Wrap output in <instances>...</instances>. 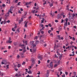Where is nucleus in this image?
<instances>
[{
	"instance_id": "obj_51",
	"label": "nucleus",
	"mask_w": 77,
	"mask_h": 77,
	"mask_svg": "<svg viewBox=\"0 0 77 77\" xmlns=\"http://www.w3.org/2000/svg\"><path fill=\"white\" fill-rule=\"evenodd\" d=\"M15 69L16 71H17L18 70V69Z\"/></svg>"
},
{
	"instance_id": "obj_9",
	"label": "nucleus",
	"mask_w": 77,
	"mask_h": 77,
	"mask_svg": "<svg viewBox=\"0 0 77 77\" xmlns=\"http://www.w3.org/2000/svg\"><path fill=\"white\" fill-rule=\"evenodd\" d=\"M35 10H32V14H35Z\"/></svg>"
},
{
	"instance_id": "obj_60",
	"label": "nucleus",
	"mask_w": 77,
	"mask_h": 77,
	"mask_svg": "<svg viewBox=\"0 0 77 77\" xmlns=\"http://www.w3.org/2000/svg\"><path fill=\"white\" fill-rule=\"evenodd\" d=\"M7 52V51L5 50V51H4V53H6Z\"/></svg>"
},
{
	"instance_id": "obj_6",
	"label": "nucleus",
	"mask_w": 77,
	"mask_h": 77,
	"mask_svg": "<svg viewBox=\"0 0 77 77\" xmlns=\"http://www.w3.org/2000/svg\"><path fill=\"white\" fill-rule=\"evenodd\" d=\"M13 8H14V7L11 6L10 8V9L9 10H10L11 11H13Z\"/></svg>"
},
{
	"instance_id": "obj_13",
	"label": "nucleus",
	"mask_w": 77,
	"mask_h": 77,
	"mask_svg": "<svg viewBox=\"0 0 77 77\" xmlns=\"http://www.w3.org/2000/svg\"><path fill=\"white\" fill-rule=\"evenodd\" d=\"M62 30V28L61 27H59V30Z\"/></svg>"
},
{
	"instance_id": "obj_12",
	"label": "nucleus",
	"mask_w": 77,
	"mask_h": 77,
	"mask_svg": "<svg viewBox=\"0 0 77 77\" xmlns=\"http://www.w3.org/2000/svg\"><path fill=\"white\" fill-rule=\"evenodd\" d=\"M28 23V22H27L25 24V25L24 26V27H27V24Z\"/></svg>"
},
{
	"instance_id": "obj_25",
	"label": "nucleus",
	"mask_w": 77,
	"mask_h": 77,
	"mask_svg": "<svg viewBox=\"0 0 77 77\" xmlns=\"http://www.w3.org/2000/svg\"><path fill=\"white\" fill-rule=\"evenodd\" d=\"M31 61H32V62H34V59L33 58H32Z\"/></svg>"
},
{
	"instance_id": "obj_57",
	"label": "nucleus",
	"mask_w": 77,
	"mask_h": 77,
	"mask_svg": "<svg viewBox=\"0 0 77 77\" xmlns=\"http://www.w3.org/2000/svg\"><path fill=\"white\" fill-rule=\"evenodd\" d=\"M20 11H23V9L22 8H20Z\"/></svg>"
},
{
	"instance_id": "obj_59",
	"label": "nucleus",
	"mask_w": 77,
	"mask_h": 77,
	"mask_svg": "<svg viewBox=\"0 0 77 77\" xmlns=\"http://www.w3.org/2000/svg\"><path fill=\"white\" fill-rule=\"evenodd\" d=\"M11 48V46H8V48H9V49H10Z\"/></svg>"
},
{
	"instance_id": "obj_43",
	"label": "nucleus",
	"mask_w": 77,
	"mask_h": 77,
	"mask_svg": "<svg viewBox=\"0 0 77 77\" xmlns=\"http://www.w3.org/2000/svg\"><path fill=\"white\" fill-rule=\"evenodd\" d=\"M2 6H3V7H5L6 6V5L5 4H3L2 5Z\"/></svg>"
},
{
	"instance_id": "obj_14",
	"label": "nucleus",
	"mask_w": 77,
	"mask_h": 77,
	"mask_svg": "<svg viewBox=\"0 0 77 77\" xmlns=\"http://www.w3.org/2000/svg\"><path fill=\"white\" fill-rule=\"evenodd\" d=\"M26 63V62L25 61H23V63H22V65H24Z\"/></svg>"
},
{
	"instance_id": "obj_10",
	"label": "nucleus",
	"mask_w": 77,
	"mask_h": 77,
	"mask_svg": "<svg viewBox=\"0 0 77 77\" xmlns=\"http://www.w3.org/2000/svg\"><path fill=\"white\" fill-rule=\"evenodd\" d=\"M4 74L3 73H1V72L0 71V75H1V76H3V75Z\"/></svg>"
},
{
	"instance_id": "obj_21",
	"label": "nucleus",
	"mask_w": 77,
	"mask_h": 77,
	"mask_svg": "<svg viewBox=\"0 0 77 77\" xmlns=\"http://www.w3.org/2000/svg\"><path fill=\"white\" fill-rule=\"evenodd\" d=\"M40 32H41V33H44V31H42V29H41L40 30Z\"/></svg>"
},
{
	"instance_id": "obj_37",
	"label": "nucleus",
	"mask_w": 77,
	"mask_h": 77,
	"mask_svg": "<svg viewBox=\"0 0 77 77\" xmlns=\"http://www.w3.org/2000/svg\"><path fill=\"white\" fill-rule=\"evenodd\" d=\"M17 32L18 33H19V32H20V31H19V29H17Z\"/></svg>"
},
{
	"instance_id": "obj_11",
	"label": "nucleus",
	"mask_w": 77,
	"mask_h": 77,
	"mask_svg": "<svg viewBox=\"0 0 77 77\" xmlns=\"http://www.w3.org/2000/svg\"><path fill=\"white\" fill-rule=\"evenodd\" d=\"M31 2H27L26 3V5H29L30 3H31Z\"/></svg>"
},
{
	"instance_id": "obj_46",
	"label": "nucleus",
	"mask_w": 77,
	"mask_h": 77,
	"mask_svg": "<svg viewBox=\"0 0 77 77\" xmlns=\"http://www.w3.org/2000/svg\"><path fill=\"white\" fill-rule=\"evenodd\" d=\"M59 31H56V32L58 34H59Z\"/></svg>"
},
{
	"instance_id": "obj_3",
	"label": "nucleus",
	"mask_w": 77,
	"mask_h": 77,
	"mask_svg": "<svg viewBox=\"0 0 77 77\" xmlns=\"http://www.w3.org/2000/svg\"><path fill=\"white\" fill-rule=\"evenodd\" d=\"M66 22L65 23H64V26H68V23H67V22H68V18H66Z\"/></svg>"
},
{
	"instance_id": "obj_16",
	"label": "nucleus",
	"mask_w": 77,
	"mask_h": 77,
	"mask_svg": "<svg viewBox=\"0 0 77 77\" xmlns=\"http://www.w3.org/2000/svg\"><path fill=\"white\" fill-rule=\"evenodd\" d=\"M28 74H32V71L31 70H29V72H28Z\"/></svg>"
},
{
	"instance_id": "obj_40",
	"label": "nucleus",
	"mask_w": 77,
	"mask_h": 77,
	"mask_svg": "<svg viewBox=\"0 0 77 77\" xmlns=\"http://www.w3.org/2000/svg\"><path fill=\"white\" fill-rule=\"evenodd\" d=\"M12 31H13V32H15V30L14 29V28L12 29Z\"/></svg>"
},
{
	"instance_id": "obj_35",
	"label": "nucleus",
	"mask_w": 77,
	"mask_h": 77,
	"mask_svg": "<svg viewBox=\"0 0 77 77\" xmlns=\"http://www.w3.org/2000/svg\"><path fill=\"white\" fill-rule=\"evenodd\" d=\"M14 45H17V43H16V42H14Z\"/></svg>"
},
{
	"instance_id": "obj_24",
	"label": "nucleus",
	"mask_w": 77,
	"mask_h": 77,
	"mask_svg": "<svg viewBox=\"0 0 77 77\" xmlns=\"http://www.w3.org/2000/svg\"><path fill=\"white\" fill-rule=\"evenodd\" d=\"M34 39H38V37H37V36L35 37L34 38Z\"/></svg>"
},
{
	"instance_id": "obj_20",
	"label": "nucleus",
	"mask_w": 77,
	"mask_h": 77,
	"mask_svg": "<svg viewBox=\"0 0 77 77\" xmlns=\"http://www.w3.org/2000/svg\"><path fill=\"white\" fill-rule=\"evenodd\" d=\"M23 50H24L23 51V53H25V52L26 51V49H23Z\"/></svg>"
},
{
	"instance_id": "obj_22",
	"label": "nucleus",
	"mask_w": 77,
	"mask_h": 77,
	"mask_svg": "<svg viewBox=\"0 0 77 77\" xmlns=\"http://www.w3.org/2000/svg\"><path fill=\"white\" fill-rule=\"evenodd\" d=\"M73 73L74 75H75V76L76 75V72H73Z\"/></svg>"
},
{
	"instance_id": "obj_4",
	"label": "nucleus",
	"mask_w": 77,
	"mask_h": 77,
	"mask_svg": "<svg viewBox=\"0 0 77 77\" xmlns=\"http://www.w3.org/2000/svg\"><path fill=\"white\" fill-rule=\"evenodd\" d=\"M22 48L23 50L26 49V46L24 45H21Z\"/></svg>"
},
{
	"instance_id": "obj_64",
	"label": "nucleus",
	"mask_w": 77,
	"mask_h": 77,
	"mask_svg": "<svg viewBox=\"0 0 77 77\" xmlns=\"http://www.w3.org/2000/svg\"><path fill=\"white\" fill-rule=\"evenodd\" d=\"M24 38H26V35H25L24 36Z\"/></svg>"
},
{
	"instance_id": "obj_49",
	"label": "nucleus",
	"mask_w": 77,
	"mask_h": 77,
	"mask_svg": "<svg viewBox=\"0 0 77 77\" xmlns=\"http://www.w3.org/2000/svg\"><path fill=\"white\" fill-rule=\"evenodd\" d=\"M65 74H66V75H68V73L67 72H65Z\"/></svg>"
},
{
	"instance_id": "obj_45",
	"label": "nucleus",
	"mask_w": 77,
	"mask_h": 77,
	"mask_svg": "<svg viewBox=\"0 0 77 77\" xmlns=\"http://www.w3.org/2000/svg\"><path fill=\"white\" fill-rule=\"evenodd\" d=\"M19 51H23V49H20Z\"/></svg>"
},
{
	"instance_id": "obj_44",
	"label": "nucleus",
	"mask_w": 77,
	"mask_h": 77,
	"mask_svg": "<svg viewBox=\"0 0 77 77\" xmlns=\"http://www.w3.org/2000/svg\"><path fill=\"white\" fill-rule=\"evenodd\" d=\"M6 23H10V21L9 20H8V21H6Z\"/></svg>"
},
{
	"instance_id": "obj_26",
	"label": "nucleus",
	"mask_w": 77,
	"mask_h": 77,
	"mask_svg": "<svg viewBox=\"0 0 77 77\" xmlns=\"http://www.w3.org/2000/svg\"><path fill=\"white\" fill-rule=\"evenodd\" d=\"M18 13H19V14H21V12L20 11V10H18Z\"/></svg>"
},
{
	"instance_id": "obj_1",
	"label": "nucleus",
	"mask_w": 77,
	"mask_h": 77,
	"mask_svg": "<svg viewBox=\"0 0 77 77\" xmlns=\"http://www.w3.org/2000/svg\"><path fill=\"white\" fill-rule=\"evenodd\" d=\"M36 45H32V47H33V52H35V51H36Z\"/></svg>"
},
{
	"instance_id": "obj_55",
	"label": "nucleus",
	"mask_w": 77,
	"mask_h": 77,
	"mask_svg": "<svg viewBox=\"0 0 77 77\" xmlns=\"http://www.w3.org/2000/svg\"><path fill=\"white\" fill-rule=\"evenodd\" d=\"M51 32V30H49L48 31V32L49 33H50V32Z\"/></svg>"
},
{
	"instance_id": "obj_47",
	"label": "nucleus",
	"mask_w": 77,
	"mask_h": 77,
	"mask_svg": "<svg viewBox=\"0 0 77 77\" xmlns=\"http://www.w3.org/2000/svg\"><path fill=\"white\" fill-rule=\"evenodd\" d=\"M41 63V61H40V60L38 61V64H39Z\"/></svg>"
},
{
	"instance_id": "obj_58",
	"label": "nucleus",
	"mask_w": 77,
	"mask_h": 77,
	"mask_svg": "<svg viewBox=\"0 0 77 77\" xmlns=\"http://www.w3.org/2000/svg\"><path fill=\"white\" fill-rule=\"evenodd\" d=\"M21 20H19V23H21Z\"/></svg>"
},
{
	"instance_id": "obj_50",
	"label": "nucleus",
	"mask_w": 77,
	"mask_h": 77,
	"mask_svg": "<svg viewBox=\"0 0 77 77\" xmlns=\"http://www.w3.org/2000/svg\"><path fill=\"white\" fill-rule=\"evenodd\" d=\"M67 48H71V47L70 46H68Z\"/></svg>"
},
{
	"instance_id": "obj_17",
	"label": "nucleus",
	"mask_w": 77,
	"mask_h": 77,
	"mask_svg": "<svg viewBox=\"0 0 77 77\" xmlns=\"http://www.w3.org/2000/svg\"><path fill=\"white\" fill-rule=\"evenodd\" d=\"M49 74V72H48V71H47V75H46V77H48V74Z\"/></svg>"
},
{
	"instance_id": "obj_7",
	"label": "nucleus",
	"mask_w": 77,
	"mask_h": 77,
	"mask_svg": "<svg viewBox=\"0 0 77 77\" xmlns=\"http://www.w3.org/2000/svg\"><path fill=\"white\" fill-rule=\"evenodd\" d=\"M50 66L51 68L53 67V62H51L50 63Z\"/></svg>"
},
{
	"instance_id": "obj_42",
	"label": "nucleus",
	"mask_w": 77,
	"mask_h": 77,
	"mask_svg": "<svg viewBox=\"0 0 77 77\" xmlns=\"http://www.w3.org/2000/svg\"><path fill=\"white\" fill-rule=\"evenodd\" d=\"M9 65H7V68H9Z\"/></svg>"
},
{
	"instance_id": "obj_27",
	"label": "nucleus",
	"mask_w": 77,
	"mask_h": 77,
	"mask_svg": "<svg viewBox=\"0 0 77 77\" xmlns=\"http://www.w3.org/2000/svg\"><path fill=\"white\" fill-rule=\"evenodd\" d=\"M15 77H18V74L17 73H16V74L15 75Z\"/></svg>"
},
{
	"instance_id": "obj_32",
	"label": "nucleus",
	"mask_w": 77,
	"mask_h": 77,
	"mask_svg": "<svg viewBox=\"0 0 77 77\" xmlns=\"http://www.w3.org/2000/svg\"><path fill=\"white\" fill-rule=\"evenodd\" d=\"M49 26H50V27H51V24L49 23L48 24Z\"/></svg>"
},
{
	"instance_id": "obj_63",
	"label": "nucleus",
	"mask_w": 77,
	"mask_h": 77,
	"mask_svg": "<svg viewBox=\"0 0 77 77\" xmlns=\"http://www.w3.org/2000/svg\"><path fill=\"white\" fill-rule=\"evenodd\" d=\"M63 22V19H62L61 23H62Z\"/></svg>"
},
{
	"instance_id": "obj_34",
	"label": "nucleus",
	"mask_w": 77,
	"mask_h": 77,
	"mask_svg": "<svg viewBox=\"0 0 77 77\" xmlns=\"http://www.w3.org/2000/svg\"><path fill=\"white\" fill-rule=\"evenodd\" d=\"M3 23H4V21H2L0 23V24H3Z\"/></svg>"
},
{
	"instance_id": "obj_38",
	"label": "nucleus",
	"mask_w": 77,
	"mask_h": 77,
	"mask_svg": "<svg viewBox=\"0 0 77 77\" xmlns=\"http://www.w3.org/2000/svg\"><path fill=\"white\" fill-rule=\"evenodd\" d=\"M27 41H26L25 42V44L26 45H27Z\"/></svg>"
},
{
	"instance_id": "obj_33",
	"label": "nucleus",
	"mask_w": 77,
	"mask_h": 77,
	"mask_svg": "<svg viewBox=\"0 0 77 77\" xmlns=\"http://www.w3.org/2000/svg\"><path fill=\"white\" fill-rule=\"evenodd\" d=\"M21 3V2H19L18 4H17V5H18V6H20V4Z\"/></svg>"
},
{
	"instance_id": "obj_56",
	"label": "nucleus",
	"mask_w": 77,
	"mask_h": 77,
	"mask_svg": "<svg viewBox=\"0 0 77 77\" xmlns=\"http://www.w3.org/2000/svg\"><path fill=\"white\" fill-rule=\"evenodd\" d=\"M50 60H48V61H47V62L48 63H50Z\"/></svg>"
},
{
	"instance_id": "obj_62",
	"label": "nucleus",
	"mask_w": 77,
	"mask_h": 77,
	"mask_svg": "<svg viewBox=\"0 0 77 77\" xmlns=\"http://www.w3.org/2000/svg\"><path fill=\"white\" fill-rule=\"evenodd\" d=\"M70 47H72V48H73V47H74V46L73 45L70 46Z\"/></svg>"
},
{
	"instance_id": "obj_48",
	"label": "nucleus",
	"mask_w": 77,
	"mask_h": 77,
	"mask_svg": "<svg viewBox=\"0 0 77 77\" xmlns=\"http://www.w3.org/2000/svg\"><path fill=\"white\" fill-rule=\"evenodd\" d=\"M4 21V24H6V20H5Z\"/></svg>"
},
{
	"instance_id": "obj_30",
	"label": "nucleus",
	"mask_w": 77,
	"mask_h": 77,
	"mask_svg": "<svg viewBox=\"0 0 77 77\" xmlns=\"http://www.w3.org/2000/svg\"><path fill=\"white\" fill-rule=\"evenodd\" d=\"M57 66V64H55L54 66V68H56Z\"/></svg>"
},
{
	"instance_id": "obj_8",
	"label": "nucleus",
	"mask_w": 77,
	"mask_h": 77,
	"mask_svg": "<svg viewBox=\"0 0 77 77\" xmlns=\"http://www.w3.org/2000/svg\"><path fill=\"white\" fill-rule=\"evenodd\" d=\"M38 57L39 59L40 60H42V57L41 56H38Z\"/></svg>"
},
{
	"instance_id": "obj_15",
	"label": "nucleus",
	"mask_w": 77,
	"mask_h": 77,
	"mask_svg": "<svg viewBox=\"0 0 77 77\" xmlns=\"http://www.w3.org/2000/svg\"><path fill=\"white\" fill-rule=\"evenodd\" d=\"M49 6H50V7H51V6H53L52 2V3L49 4Z\"/></svg>"
},
{
	"instance_id": "obj_41",
	"label": "nucleus",
	"mask_w": 77,
	"mask_h": 77,
	"mask_svg": "<svg viewBox=\"0 0 77 77\" xmlns=\"http://www.w3.org/2000/svg\"><path fill=\"white\" fill-rule=\"evenodd\" d=\"M75 38H74V37H73V38H72V40L73 41H75Z\"/></svg>"
},
{
	"instance_id": "obj_18",
	"label": "nucleus",
	"mask_w": 77,
	"mask_h": 77,
	"mask_svg": "<svg viewBox=\"0 0 77 77\" xmlns=\"http://www.w3.org/2000/svg\"><path fill=\"white\" fill-rule=\"evenodd\" d=\"M20 67L21 65L20 64H18L17 66L18 68H20Z\"/></svg>"
},
{
	"instance_id": "obj_61",
	"label": "nucleus",
	"mask_w": 77,
	"mask_h": 77,
	"mask_svg": "<svg viewBox=\"0 0 77 77\" xmlns=\"http://www.w3.org/2000/svg\"><path fill=\"white\" fill-rule=\"evenodd\" d=\"M25 70H26V72H27V70H28V69H25Z\"/></svg>"
},
{
	"instance_id": "obj_52",
	"label": "nucleus",
	"mask_w": 77,
	"mask_h": 77,
	"mask_svg": "<svg viewBox=\"0 0 77 77\" xmlns=\"http://www.w3.org/2000/svg\"><path fill=\"white\" fill-rule=\"evenodd\" d=\"M2 65H3V64H5V63L3 62H2Z\"/></svg>"
},
{
	"instance_id": "obj_28",
	"label": "nucleus",
	"mask_w": 77,
	"mask_h": 77,
	"mask_svg": "<svg viewBox=\"0 0 77 77\" xmlns=\"http://www.w3.org/2000/svg\"><path fill=\"white\" fill-rule=\"evenodd\" d=\"M40 26H41L42 27H43L44 26V25L42 24H40Z\"/></svg>"
},
{
	"instance_id": "obj_19",
	"label": "nucleus",
	"mask_w": 77,
	"mask_h": 77,
	"mask_svg": "<svg viewBox=\"0 0 77 77\" xmlns=\"http://www.w3.org/2000/svg\"><path fill=\"white\" fill-rule=\"evenodd\" d=\"M44 19L43 18L42 19V20L41 23H44Z\"/></svg>"
},
{
	"instance_id": "obj_54",
	"label": "nucleus",
	"mask_w": 77,
	"mask_h": 77,
	"mask_svg": "<svg viewBox=\"0 0 77 77\" xmlns=\"http://www.w3.org/2000/svg\"><path fill=\"white\" fill-rule=\"evenodd\" d=\"M55 22L56 23H57V22H58V20H55Z\"/></svg>"
},
{
	"instance_id": "obj_53",
	"label": "nucleus",
	"mask_w": 77,
	"mask_h": 77,
	"mask_svg": "<svg viewBox=\"0 0 77 77\" xmlns=\"http://www.w3.org/2000/svg\"><path fill=\"white\" fill-rule=\"evenodd\" d=\"M46 1H45V3H43L44 5H45L46 4Z\"/></svg>"
},
{
	"instance_id": "obj_39",
	"label": "nucleus",
	"mask_w": 77,
	"mask_h": 77,
	"mask_svg": "<svg viewBox=\"0 0 77 77\" xmlns=\"http://www.w3.org/2000/svg\"><path fill=\"white\" fill-rule=\"evenodd\" d=\"M56 56H57L56 54H55L54 56V57L56 58Z\"/></svg>"
},
{
	"instance_id": "obj_23",
	"label": "nucleus",
	"mask_w": 77,
	"mask_h": 77,
	"mask_svg": "<svg viewBox=\"0 0 77 77\" xmlns=\"http://www.w3.org/2000/svg\"><path fill=\"white\" fill-rule=\"evenodd\" d=\"M17 59H19L20 58V55H18L17 56Z\"/></svg>"
},
{
	"instance_id": "obj_2",
	"label": "nucleus",
	"mask_w": 77,
	"mask_h": 77,
	"mask_svg": "<svg viewBox=\"0 0 77 77\" xmlns=\"http://www.w3.org/2000/svg\"><path fill=\"white\" fill-rule=\"evenodd\" d=\"M12 10H9V11H8V12L7 13V14H8V15L7 14H6L5 15L6 17H8V16H9V12L11 13V14H12L13 13V12H12V11H11Z\"/></svg>"
},
{
	"instance_id": "obj_29",
	"label": "nucleus",
	"mask_w": 77,
	"mask_h": 77,
	"mask_svg": "<svg viewBox=\"0 0 77 77\" xmlns=\"http://www.w3.org/2000/svg\"><path fill=\"white\" fill-rule=\"evenodd\" d=\"M57 37L58 38H60V35H57Z\"/></svg>"
},
{
	"instance_id": "obj_31",
	"label": "nucleus",
	"mask_w": 77,
	"mask_h": 77,
	"mask_svg": "<svg viewBox=\"0 0 77 77\" xmlns=\"http://www.w3.org/2000/svg\"><path fill=\"white\" fill-rule=\"evenodd\" d=\"M2 17H1L0 18V22H1L2 21Z\"/></svg>"
},
{
	"instance_id": "obj_36",
	"label": "nucleus",
	"mask_w": 77,
	"mask_h": 77,
	"mask_svg": "<svg viewBox=\"0 0 77 77\" xmlns=\"http://www.w3.org/2000/svg\"><path fill=\"white\" fill-rule=\"evenodd\" d=\"M18 0H15V2L16 3H18Z\"/></svg>"
},
{
	"instance_id": "obj_5",
	"label": "nucleus",
	"mask_w": 77,
	"mask_h": 77,
	"mask_svg": "<svg viewBox=\"0 0 77 77\" xmlns=\"http://www.w3.org/2000/svg\"><path fill=\"white\" fill-rule=\"evenodd\" d=\"M9 40H9V41H7L6 43H7L8 44V43H11V42H12V41H10V40H11V38L10 37L9 38Z\"/></svg>"
}]
</instances>
